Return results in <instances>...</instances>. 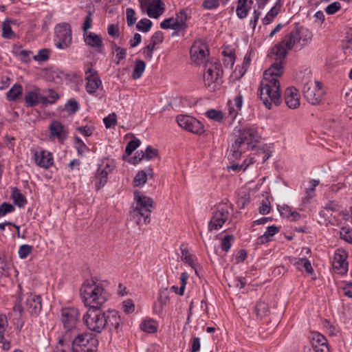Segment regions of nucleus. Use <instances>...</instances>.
Returning a JSON list of instances; mask_svg holds the SVG:
<instances>
[{"label":"nucleus","instance_id":"obj_1","mask_svg":"<svg viewBox=\"0 0 352 352\" xmlns=\"http://www.w3.org/2000/svg\"><path fill=\"white\" fill-rule=\"evenodd\" d=\"M83 321L89 330L101 333L104 329L119 332L122 322L118 312L116 310L103 311L101 307L91 305L82 317Z\"/></svg>","mask_w":352,"mask_h":352},{"label":"nucleus","instance_id":"obj_2","mask_svg":"<svg viewBox=\"0 0 352 352\" xmlns=\"http://www.w3.org/2000/svg\"><path fill=\"white\" fill-rule=\"evenodd\" d=\"M80 295L86 306L101 307L109 298L110 294L102 282L96 278L84 281L80 289Z\"/></svg>","mask_w":352,"mask_h":352},{"label":"nucleus","instance_id":"obj_3","mask_svg":"<svg viewBox=\"0 0 352 352\" xmlns=\"http://www.w3.org/2000/svg\"><path fill=\"white\" fill-rule=\"evenodd\" d=\"M80 321V311L75 307H65L60 311V322L63 327L62 338L58 340V344L63 346L64 342H69L72 336L77 333Z\"/></svg>","mask_w":352,"mask_h":352},{"label":"nucleus","instance_id":"obj_4","mask_svg":"<svg viewBox=\"0 0 352 352\" xmlns=\"http://www.w3.org/2000/svg\"><path fill=\"white\" fill-rule=\"evenodd\" d=\"M272 80L267 77L263 78L258 88L260 98L268 109L272 108V104L278 105L281 102L280 82Z\"/></svg>","mask_w":352,"mask_h":352},{"label":"nucleus","instance_id":"obj_5","mask_svg":"<svg viewBox=\"0 0 352 352\" xmlns=\"http://www.w3.org/2000/svg\"><path fill=\"white\" fill-rule=\"evenodd\" d=\"M135 206L131 210V215L136 219V223L140 224L141 217L144 218L145 224L151 222V213L153 209V199L148 197L141 195L138 191L134 192Z\"/></svg>","mask_w":352,"mask_h":352},{"label":"nucleus","instance_id":"obj_6","mask_svg":"<svg viewBox=\"0 0 352 352\" xmlns=\"http://www.w3.org/2000/svg\"><path fill=\"white\" fill-rule=\"evenodd\" d=\"M311 38L312 34L308 29L296 27L285 35L282 41L287 50H300L311 41Z\"/></svg>","mask_w":352,"mask_h":352},{"label":"nucleus","instance_id":"obj_7","mask_svg":"<svg viewBox=\"0 0 352 352\" xmlns=\"http://www.w3.org/2000/svg\"><path fill=\"white\" fill-rule=\"evenodd\" d=\"M72 344L74 352H95L97 351L98 341L91 333H79L72 336L69 342H64L63 345Z\"/></svg>","mask_w":352,"mask_h":352},{"label":"nucleus","instance_id":"obj_8","mask_svg":"<svg viewBox=\"0 0 352 352\" xmlns=\"http://www.w3.org/2000/svg\"><path fill=\"white\" fill-rule=\"evenodd\" d=\"M223 69L219 63H207L205 65L204 82L210 91H215L222 83Z\"/></svg>","mask_w":352,"mask_h":352},{"label":"nucleus","instance_id":"obj_9","mask_svg":"<svg viewBox=\"0 0 352 352\" xmlns=\"http://www.w3.org/2000/svg\"><path fill=\"white\" fill-rule=\"evenodd\" d=\"M53 42L55 47L59 50H65L72 44V30L67 23H60L54 28Z\"/></svg>","mask_w":352,"mask_h":352},{"label":"nucleus","instance_id":"obj_10","mask_svg":"<svg viewBox=\"0 0 352 352\" xmlns=\"http://www.w3.org/2000/svg\"><path fill=\"white\" fill-rule=\"evenodd\" d=\"M302 94L307 102L314 105L318 104L324 96L321 83L308 78L303 82Z\"/></svg>","mask_w":352,"mask_h":352},{"label":"nucleus","instance_id":"obj_11","mask_svg":"<svg viewBox=\"0 0 352 352\" xmlns=\"http://www.w3.org/2000/svg\"><path fill=\"white\" fill-rule=\"evenodd\" d=\"M230 205L228 203L219 204L213 213L212 217L208 223L210 231L218 230L228 219L230 216Z\"/></svg>","mask_w":352,"mask_h":352},{"label":"nucleus","instance_id":"obj_12","mask_svg":"<svg viewBox=\"0 0 352 352\" xmlns=\"http://www.w3.org/2000/svg\"><path fill=\"white\" fill-rule=\"evenodd\" d=\"M115 165L112 160L106 158L101 161L98 165L94 182L97 190L104 187L107 182L108 175L114 169Z\"/></svg>","mask_w":352,"mask_h":352},{"label":"nucleus","instance_id":"obj_13","mask_svg":"<svg viewBox=\"0 0 352 352\" xmlns=\"http://www.w3.org/2000/svg\"><path fill=\"white\" fill-rule=\"evenodd\" d=\"M178 125L190 133L201 135L204 133V126L201 122L192 116L188 115H178L176 117Z\"/></svg>","mask_w":352,"mask_h":352},{"label":"nucleus","instance_id":"obj_14","mask_svg":"<svg viewBox=\"0 0 352 352\" xmlns=\"http://www.w3.org/2000/svg\"><path fill=\"white\" fill-rule=\"evenodd\" d=\"M140 6L143 12L153 19H158L165 11L166 6L162 0H139Z\"/></svg>","mask_w":352,"mask_h":352},{"label":"nucleus","instance_id":"obj_15","mask_svg":"<svg viewBox=\"0 0 352 352\" xmlns=\"http://www.w3.org/2000/svg\"><path fill=\"white\" fill-rule=\"evenodd\" d=\"M85 80L87 92L90 95L96 96L98 89L102 87L98 72L91 67H88L85 71Z\"/></svg>","mask_w":352,"mask_h":352},{"label":"nucleus","instance_id":"obj_16","mask_svg":"<svg viewBox=\"0 0 352 352\" xmlns=\"http://www.w3.org/2000/svg\"><path fill=\"white\" fill-rule=\"evenodd\" d=\"M190 59L197 65L203 63L209 55L207 44L202 40L195 41L190 48Z\"/></svg>","mask_w":352,"mask_h":352},{"label":"nucleus","instance_id":"obj_17","mask_svg":"<svg viewBox=\"0 0 352 352\" xmlns=\"http://www.w3.org/2000/svg\"><path fill=\"white\" fill-rule=\"evenodd\" d=\"M238 138L246 142L254 148L258 142L260 135L255 126H250L243 127L241 130H239Z\"/></svg>","mask_w":352,"mask_h":352},{"label":"nucleus","instance_id":"obj_18","mask_svg":"<svg viewBox=\"0 0 352 352\" xmlns=\"http://www.w3.org/2000/svg\"><path fill=\"white\" fill-rule=\"evenodd\" d=\"M311 343L316 352H330L327 338L318 331L311 332Z\"/></svg>","mask_w":352,"mask_h":352},{"label":"nucleus","instance_id":"obj_19","mask_svg":"<svg viewBox=\"0 0 352 352\" xmlns=\"http://www.w3.org/2000/svg\"><path fill=\"white\" fill-rule=\"evenodd\" d=\"M50 139H56L63 142L67 137V131L65 126L59 121H52L49 126Z\"/></svg>","mask_w":352,"mask_h":352},{"label":"nucleus","instance_id":"obj_20","mask_svg":"<svg viewBox=\"0 0 352 352\" xmlns=\"http://www.w3.org/2000/svg\"><path fill=\"white\" fill-rule=\"evenodd\" d=\"M243 102V97L240 92L238 93L233 100H228L227 103L228 117L231 120L233 121L237 116L242 108Z\"/></svg>","mask_w":352,"mask_h":352},{"label":"nucleus","instance_id":"obj_21","mask_svg":"<svg viewBox=\"0 0 352 352\" xmlns=\"http://www.w3.org/2000/svg\"><path fill=\"white\" fill-rule=\"evenodd\" d=\"M34 160L39 167L47 169L54 164L53 155L51 153L42 150L34 153Z\"/></svg>","mask_w":352,"mask_h":352},{"label":"nucleus","instance_id":"obj_22","mask_svg":"<svg viewBox=\"0 0 352 352\" xmlns=\"http://www.w3.org/2000/svg\"><path fill=\"white\" fill-rule=\"evenodd\" d=\"M41 297L33 294H28L26 298V308L32 316H38L42 309Z\"/></svg>","mask_w":352,"mask_h":352},{"label":"nucleus","instance_id":"obj_23","mask_svg":"<svg viewBox=\"0 0 352 352\" xmlns=\"http://www.w3.org/2000/svg\"><path fill=\"white\" fill-rule=\"evenodd\" d=\"M346 254L344 251L338 250L333 256V266L337 273L344 274L348 270V263L346 261Z\"/></svg>","mask_w":352,"mask_h":352},{"label":"nucleus","instance_id":"obj_24","mask_svg":"<svg viewBox=\"0 0 352 352\" xmlns=\"http://www.w3.org/2000/svg\"><path fill=\"white\" fill-rule=\"evenodd\" d=\"M252 149V146L237 138L231 146L230 156L234 160H238L243 153Z\"/></svg>","mask_w":352,"mask_h":352},{"label":"nucleus","instance_id":"obj_25","mask_svg":"<svg viewBox=\"0 0 352 352\" xmlns=\"http://www.w3.org/2000/svg\"><path fill=\"white\" fill-rule=\"evenodd\" d=\"M82 38L85 44L91 48L96 49L100 52V49L103 47L102 38L95 32H89L82 34Z\"/></svg>","mask_w":352,"mask_h":352},{"label":"nucleus","instance_id":"obj_26","mask_svg":"<svg viewBox=\"0 0 352 352\" xmlns=\"http://www.w3.org/2000/svg\"><path fill=\"white\" fill-rule=\"evenodd\" d=\"M285 102L290 109H296L300 106L298 91L294 87H290L285 91Z\"/></svg>","mask_w":352,"mask_h":352},{"label":"nucleus","instance_id":"obj_27","mask_svg":"<svg viewBox=\"0 0 352 352\" xmlns=\"http://www.w3.org/2000/svg\"><path fill=\"white\" fill-rule=\"evenodd\" d=\"M283 73V63L276 61V63H273L270 67L265 71L263 78L265 79V77H267V80H273L272 81L279 82L278 78L280 77Z\"/></svg>","mask_w":352,"mask_h":352},{"label":"nucleus","instance_id":"obj_28","mask_svg":"<svg viewBox=\"0 0 352 352\" xmlns=\"http://www.w3.org/2000/svg\"><path fill=\"white\" fill-rule=\"evenodd\" d=\"M153 175V169L151 167H146L144 170L138 171L133 179L134 186L136 187L143 186L148 178H152Z\"/></svg>","mask_w":352,"mask_h":352},{"label":"nucleus","instance_id":"obj_29","mask_svg":"<svg viewBox=\"0 0 352 352\" xmlns=\"http://www.w3.org/2000/svg\"><path fill=\"white\" fill-rule=\"evenodd\" d=\"M253 0H238L236 8V14L240 19H245L251 10Z\"/></svg>","mask_w":352,"mask_h":352},{"label":"nucleus","instance_id":"obj_30","mask_svg":"<svg viewBox=\"0 0 352 352\" xmlns=\"http://www.w3.org/2000/svg\"><path fill=\"white\" fill-rule=\"evenodd\" d=\"M284 3L283 0H276L273 7L269 10L262 21L264 25L271 23L278 14Z\"/></svg>","mask_w":352,"mask_h":352},{"label":"nucleus","instance_id":"obj_31","mask_svg":"<svg viewBox=\"0 0 352 352\" xmlns=\"http://www.w3.org/2000/svg\"><path fill=\"white\" fill-rule=\"evenodd\" d=\"M25 102L27 107H33L41 102V97L39 96V89L34 87L32 90L28 91L25 95Z\"/></svg>","mask_w":352,"mask_h":352},{"label":"nucleus","instance_id":"obj_32","mask_svg":"<svg viewBox=\"0 0 352 352\" xmlns=\"http://www.w3.org/2000/svg\"><path fill=\"white\" fill-rule=\"evenodd\" d=\"M280 231V228L276 226H271L267 228L265 233L257 238L256 244L263 245L272 240V236Z\"/></svg>","mask_w":352,"mask_h":352},{"label":"nucleus","instance_id":"obj_33","mask_svg":"<svg viewBox=\"0 0 352 352\" xmlns=\"http://www.w3.org/2000/svg\"><path fill=\"white\" fill-rule=\"evenodd\" d=\"M287 47L285 46L283 41L281 40L276 43L272 48V54L274 55L276 61L284 62V59L287 54Z\"/></svg>","mask_w":352,"mask_h":352},{"label":"nucleus","instance_id":"obj_34","mask_svg":"<svg viewBox=\"0 0 352 352\" xmlns=\"http://www.w3.org/2000/svg\"><path fill=\"white\" fill-rule=\"evenodd\" d=\"M180 250L182 253L181 260L190 266L192 269H194L195 273H197L196 263L193 258L192 254H190L188 248L183 244L180 246Z\"/></svg>","mask_w":352,"mask_h":352},{"label":"nucleus","instance_id":"obj_35","mask_svg":"<svg viewBox=\"0 0 352 352\" xmlns=\"http://www.w3.org/2000/svg\"><path fill=\"white\" fill-rule=\"evenodd\" d=\"M282 216L290 219L291 221H297L300 219L301 214L288 206H283L280 211Z\"/></svg>","mask_w":352,"mask_h":352},{"label":"nucleus","instance_id":"obj_36","mask_svg":"<svg viewBox=\"0 0 352 352\" xmlns=\"http://www.w3.org/2000/svg\"><path fill=\"white\" fill-rule=\"evenodd\" d=\"M11 197L14 204L19 208H23L28 202L25 196L16 187L12 189Z\"/></svg>","mask_w":352,"mask_h":352},{"label":"nucleus","instance_id":"obj_37","mask_svg":"<svg viewBox=\"0 0 352 352\" xmlns=\"http://www.w3.org/2000/svg\"><path fill=\"white\" fill-rule=\"evenodd\" d=\"M140 329L144 332L153 333L157 330V323L153 319H146L141 322Z\"/></svg>","mask_w":352,"mask_h":352},{"label":"nucleus","instance_id":"obj_38","mask_svg":"<svg viewBox=\"0 0 352 352\" xmlns=\"http://www.w3.org/2000/svg\"><path fill=\"white\" fill-rule=\"evenodd\" d=\"M23 92V87L19 84H14L7 92L6 96L8 100L15 101L18 100Z\"/></svg>","mask_w":352,"mask_h":352},{"label":"nucleus","instance_id":"obj_39","mask_svg":"<svg viewBox=\"0 0 352 352\" xmlns=\"http://www.w3.org/2000/svg\"><path fill=\"white\" fill-rule=\"evenodd\" d=\"M160 28L164 30L172 29L177 32L182 31L179 23L176 21L175 18L170 17L164 19L160 23Z\"/></svg>","mask_w":352,"mask_h":352},{"label":"nucleus","instance_id":"obj_40","mask_svg":"<svg viewBox=\"0 0 352 352\" xmlns=\"http://www.w3.org/2000/svg\"><path fill=\"white\" fill-rule=\"evenodd\" d=\"M146 67L145 63L142 60H136L135 62V66L132 74V78L135 80L140 78Z\"/></svg>","mask_w":352,"mask_h":352},{"label":"nucleus","instance_id":"obj_41","mask_svg":"<svg viewBox=\"0 0 352 352\" xmlns=\"http://www.w3.org/2000/svg\"><path fill=\"white\" fill-rule=\"evenodd\" d=\"M294 265H296L298 269L300 267H302L305 269V271L309 274H312L314 273V269L311 266V262L306 258L296 259Z\"/></svg>","mask_w":352,"mask_h":352},{"label":"nucleus","instance_id":"obj_42","mask_svg":"<svg viewBox=\"0 0 352 352\" xmlns=\"http://www.w3.org/2000/svg\"><path fill=\"white\" fill-rule=\"evenodd\" d=\"M59 99V95L53 89H48L46 96L41 97V102L43 104L47 103L53 104Z\"/></svg>","mask_w":352,"mask_h":352},{"label":"nucleus","instance_id":"obj_43","mask_svg":"<svg viewBox=\"0 0 352 352\" xmlns=\"http://www.w3.org/2000/svg\"><path fill=\"white\" fill-rule=\"evenodd\" d=\"M188 16L186 14V12L184 10H181L177 14L175 19L177 21V23L179 25V28L182 31H184L187 28L186 21L188 20Z\"/></svg>","mask_w":352,"mask_h":352},{"label":"nucleus","instance_id":"obj_44","mask_svg":"<svg viewBox=\"0 0 352 352\" xmlns=\"http://www.w3.org/2000/svg\"><path fill=\"white\" fill-rule=\"evenodd\" d=\"M153 23L148 19H142L138 22L136 24V28L138 30L148 32L151 29Z\"/></svg>","mask_w":352,"mask_h":352},{"label":"nucleus","instance_id":"obj_45","mask_svg":"<svg viewBox=\"0 0 352 352\" xmlns=\"http://www.w3.org/2000/svg\"><path fill=\"white\" fill-rule=\"evenodd\" d=\"M11 21L6 20L2 24V36L4 38H11L14 35V33L11 28Z\"/></svg>","mask_w":352,"mask_h":352},{"label":"nucleus","instance_id":"obj_46","mask_svg":"<svg viewBox=\"0 0 352 352\" xmlns=\"http://www.w3.org/2000/svg\"><path fill=\"white\" fill-rule=\"evenodd\" d=\"M254 311L256 316L261 318L265 316L268 311V306L265 302L259 301L256 304Z\"/></svg>","mask_w":352,"mask_h":352},{"label":"nucleus","instance_id":"obj_47","mask_svg":"<svg viewBox=\"0 0 352 352\" xmlns=\"http://www.w3.org/2000/svg\"><path fill=\"white\" fill-rule=\"evenodd\" d=\"M234 241V237L232 234L226 235L221 241V248L224 252H228Z\"/></svg>","mask_w":352,"mask_h":352},{"label":"nucleus","instance_id":"obj_48","mask_svg":"<svg viewBox=\"0 0 352 352\" xmlns=\"http://www.w3.org/2000/svg\"><path fill=\"white\" fill-rule=\"evenodd\" d=\"M5 331L6 329L4 324L0 322V343L2 344L1 347L3 350L8 351L10 349L11 344L10 342L6 340L4 337Z\"/></svg>","mask_w":352,"mask_h":352},{"label":"nucleus","instance_id":"obj_49","mask_svg":"<svg viewBox=\"0 0 352 352\" xmlns=\"http://www.w3.org/2000/svg\"><path fill=\"white\" fill-rule=\"evenodd\" d=\"M305 192V195L302 198L301 204L300 205V207H305L309 204L311 200L316 196L315 192H313V188H306Z\"/></svg>","mask_w":352,"mask_h":352},{"label":"nucleus","instance_id":"obj_50","mask_svg":"<svg viewBox=\"0 0 352 352\" xmlns=\"http://www.w3.org/2000/svg\"><path fill=\"white\" fill-rule=\"evenodd\" d=\"M206 115L210 119H212L214 121L221 122L223 120V114L221 111H217L215 109H210L207 111Z\"/></svg>","mask_w":352,"mask_h":352},{"label":"nucleus","instance_id":"obj_51","mask_svg":"<svg viewBox=\"0 0 352 352\" xmlns=\"http://www.w3.org/2000/svg\"><path fill=\"white\" fill-rule=\"evenodd\" d=\"M33 247L32 245L24 244L21 245L18 250L19 256L21 259L26 258L32 252Z\"/></svg>","mask_w":352,"mask_h":352},{"label":"nucleus","instance_id":"obj_52","mask_svg":"<svg viewBox=\"0 0 352 352\" xmlns=\"http://www.w3.org/2000/svg\"><path fill=\"white\" fill-rule=\"evenodd\" d=\"M93 17L90 11L86 15L83 23L82 25V30L83 34L89 32V30L92 28Z\"/></svg>","mask_w":352,"mask_h":352},{"label":"nucleus","instance_id":"obj_53","mask_svg":"<svg viewBox=\"0 0 352 352\" xmlns=\"http://www.w3.org/2000/svg\"><path fill=\"white\" fill-rule=\"evenodd\" d=\"M50 50L49 49H41L37 54L34 56V59L38 62H45L49 59Z\"/></svg>","mask_w":352,"mask_h":352},{"label":"nucleus","instance_id":"obj_54","mask_svg":"<svg viewBox=\"0 0 352 352\" xmlns=\"http://www.w3.org/2000/svg\"><path fill=\"white\" fill-rule=\"evenodd\" d=\"M140 145V140L139 139L135 138L130 142H128L126 148L125 153L127 155H130Z\"/></svg>","mask_w":352,"mask_h":352},{"label":"nucleus","instance_id":"obj_55","mask_svg":"<svg viewBox=\"0 0 352 352\" xmlns=\"http://www.w3.org/2000/svg\"><path fill=\"white\" fill-rule=\"evenodd\" d=\"M126 18L127 25L129 26H132L135 23V22L137 21V18L135 16V12L133 8H126Z\"/></svg>","mask_w":352,"mask_h":352},{"label":"nucleus","instance_id":"obj_56","mask_svg":"<svg viewBox=\"0 0 352 352\" xmlns=\"http://www.w3.org/2000/svg\"><path fill=\"white\" fill-rule=\"evenodd\" d=\"M74 141H75V142H74L75 148H76L78 154L82 155L86 151H88L87 146H86V144L82 142V140L80 138L75 137Z\"/></svg>","mask_w":352,"mask_h":352},{"label":"nucleus","instance_id":"obj_57","mask_svg":"<svg viewBox=\"0 0 352 352\" xmlns=\"http://www.w3.org/2000/svg\"><path fill=\"white\" fill-rule=\"evenodd\" d=\"M340 235L342 239L349 243H352V229L342 228Z\"/></svg>","mask_w":352,"mask_h":352},{"label":"nucleus","instance_id":"obj_58","mask_svg":"<svg viewBox=\"0 0 352 352\" xmlns=\"http://www.w3.org/2000/svg\"><path fill=\"white\" fill-rule=\"evenodd\" d=\"M66 110L72 113H74L79 109V104L78 102L74 99H70L67 101L65 104Z\"/></svg>","mask_w":352,"mask_h":352},{"label":"nucleus","instance_id":"obj_59","mask_svg":"<svg viewBox=\"0 0 352 352\" xmlns=\"http://www.w3.org/2000/svg\"><path fill=\"white\" fill-rule=\"evenodd\" d=\"M14 211V207L9 203L3 202L0 206V216L4 217L8 213H10Z\"/></svg>","mask_w":352,"mask_h":352},{"label":"nucleus","instance_id":"obj_60","mask_svg":"<svg viewBox=\"0 0 352 352\" xmlns=\"http://www.w3.org/2000/svg\"><path fill=\"white\" fill-rule=\"evenodd\" d=\"M341 8V4L338 1H335L325 8V12L328 14H333Z\"/></svg>","mask_w":352,"mask_h":352},{"label":"nucleus","instance_id":"obj_61","mask_svg":"<svg viewBox=\"0 0 352 352\" xmlns=\"http://www.w3.org/2000/svg\"><path fill=\"white\" fill-rule=\"evenodd\" d=\"M105 127L109 129L116 124V116L115 113L109 114L103 119Z\"/></svg>","mask_w":352,"mask_h":352},{"label":"nucleus","instance_id":"obj_62","mask_svg":"<svg viewBox=\"0 0 352 352\" xmlns=\"http://www.w3.org/2000/svg\"><path fill=\"white\" fill-rule=\"evenodd\" d=\"M188 278V275L186 272H182L180 275V287L179 291V295H184L186 285L187 283V280Z\"/></svg>","mask_w":352,"mask_h":352},{"label":"nucleus","instance_id":"obj_63","mask_svg":"<svg viewBox=\"0 0 352 352\" xmlns=\"http://www.w3.org/2000/svg\"><path fill=\"white\" fill-rule=\"evenodd\" d=\"M115 50L117 52L116 55V58L117 59L116 64L118 65L120 60H124L126 58V50L118 46L115 47Z\"/></svg>","mask_w":352,"mask_h":352},{"label":"nucleus","instance_id":"obj_64","mask_svg":"<svg viewBox=\"0 0 352 352\" xmlns=\"http://www.w3.org/2000/svg\"><path fill=\"white\" fill-rule=\"evenodd\" d=\"M144 157L146 160H150L153 159L157 155V151L151 146H148L145 150Z\"/></svg>","mask_w":352,"mask_h":352}]
</instances>
